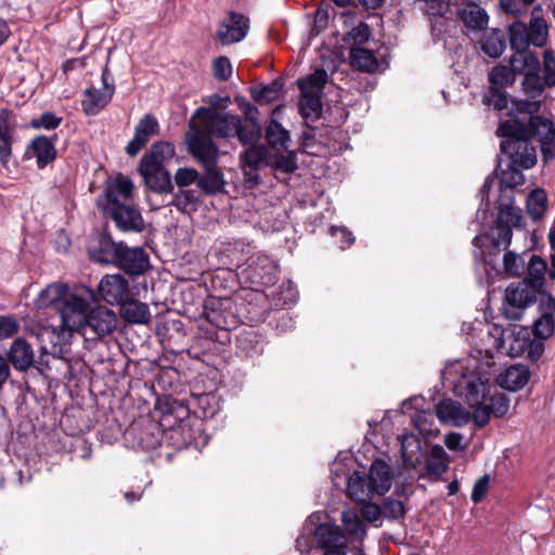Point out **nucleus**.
Here are the masks:
<instances>
[{"instance_id":"nucleus-1","label":"nucleus","mask_w":555,"mask_h":555,"mask_svg":"<svg viewBox=\"0 0 555 555\" xmlns=\"http://www.w3.org/2000/svg\"><path fill=\"white\" fill-rule=\"evenodd\" d=\"M443 386L463 399L472 410L452 399H443L435 406V414L442 423L462 427L470 421L482 428L491 415L504 416L509 408V400L504 393L492 392L489 379L478 370L475 358H465L449 362L441 372Z\"/></svg>"},{"instance_id":"nucleus-2","label":"nucleus","mask_w":555,"mask_h":555,"mask_svg":"<svg viewBox=\"0 0 555 555\" xmlns=\"http://www.w3.org/2000/svg\"><path fill=\"white\" fill-rule=\"evenodd\" d=\"M517 75L522 76L520 86L526 99H513L509 116L517 114H537L541 108V96L545 89L555 86V55L552 50L543 52V64L537 55H526L519 60L517 55L509 57L508 65H496L489 73L492 87L506 88L516 81Z\"/></svg>"},{"instance_id":"nucleus-3","label":"nucleus","mask_w":555,"mask_h":555,"mask_svg":"<svg viewBox=\"0 0 555 555\" xmlns=\"http://www.w3.org/2000/svg\"><path fill=\"white\" fill-rule=\"evenodd\" d=\"M520 168L508 162L507 168L502 170L499 181L500 195L498 198V217L494 227L483 235H476L473 245L481 249L474 251L475 258H481L485 264L496 269V257L505 250L512 242L513 229L520 227L521 209L514 205L515 188L525 182Z\"/></svg>"},{"instance_id":"nucleus-4","label":"nucleus","mask_w":555,"mask_h":555,"mask_svg":"<svg viewBox=\"0 0 555 555\" xmlns=\"http://www.w3.org/2000/svg\"><path fill=\"white\" fill-rule=\"evenodd\" d=\"M62 325L79 332L86 340L96 341L111 335L117 327L116 313L101 305L90 307L88 299L78 295L69 296L61 311Z\"/></svg>"},{"instance_id":"nucleus-5","label":"nucleus","mask_w":555,"mask_h":555,"mask_svg":"<svg viewBox=\"0 0 555 555\" xmlns=\"http://www.w3.org/2000/svg\"><path fill=\"white\" fill-rule=\"evenodd\" d=\"M133 183L128 178H117L105 189L106 204L103 212L109 217L116 228L122 232L141 233L144 219L132 201Z\"/></svg>"},{"instance_id":"nucleus-6","label":"nucleus","mask_w":555,"mask_h":555,"mask_svg":"<svg viewBox=\"0 0 555 555\" xmlns=\"http://www.w3.org/2000/svg\"><path fill=\"white\" fill-rule=\"evenodd\" d=\"M496 134L502 138L501 152L507 156L508 162L525 169L535 165L537 153L530 142L533 134L529 119L524 114L502 121Z\"/></svg>"},{"instance_id":"nucleus-7","label":"nucleus","mask_w":555,"mask_h":555,"mask_svg":"<svg viewBox=\"0 0 555 555\" xmlns=\"http://www.w3.org/2000/svg\"><path fill=\"white\" fill-rule=\"evenodd\" d=\"M393 473L390 465L382 459L371 464L369 474L354 470L347 481V495L357 503L372 501L375 495H385L391 488Z\"/></svg>"},{"instance_id":"nucleus-8","label":"nucleus","mask_w":555,"mask_h":555,"mask_svg":"<svg viewBox=\"0 0 555 555\" xmlns=\"http://www.w3.org/2000/svg\"><path fill=\"white\" fill-rule=\"evenodd\" d=\"M507 34L513 55L522 60L526 55H535L528 51L531 44L539 48L545 44L548 29L545 20L533 13L529 26L516 21L508 26Z\"/></svg>"},{"instance_id":"nucleus-9","label":"nucleus","mask_w":555,"mask_h":555,"mask_svg":"<svg viewBox=\"0 0 555 555\" xmlns=\"http://www.w3.org/2000/svg\"><path fill=\"white\" fill-rule=\"evenodd\" d=\"M220 98L215 94L211 96L212 107H197L191 118L201 119L198 126L211 138L229 139L235 137V127L240 125V116L216 109Z\"/></svg>"},{"instance_id":"nucleus-10","label":"nucleus","mask_w":555,"mask_h":555,"mask_svg":"<svg viewBox=\"0 0 555 555\" xmlns=\"http://www.w3.org/2000/svg\"><path fill=\"white\" fill-rule=\"evenodd\" d=\"M543 292H539L524 280L511 284L505 289L502 312L511 321L519 320L527 307L532 302L539 304V297Z\"/></svg>"},{"instance_id":"nucleus-11","label":"nucleus","mask_w":555,"mask_h":555,"mask_svg":"<svg viewBox=\"0 0 555 555\" xmlns=\"http://www.w3.org/2000/svg\"><path fill=\"white\" fill-rule=\"evenodd\" d=\"M185 143L192 157L202 166L217 165L219 149L212 138L206 133L194 120L189 122V131L185 133Z\"/></svg>"},{"instance_id":"nucleus-12","label":"nucleus","mask_w":555,"mask_h":555,"mask_svg":"<svg viewBox=\"0 0 555 555\" xmlns=\"http://www.w3.org/2000/svg\"><path fill=\"white\" fill-rule=\"evenodd\" d=\"M164 425L150 420L132 423L125 431V440L133 449L155 450L163 442Z\"/></svg>"},{"instance_id":"nucleus-13","label":"nucleus","mask_w":555,"mask_h":555,"mask_svg":"<svg viewBox=\"0 0 555 555\" xmlns=\"http://www.w3.org/2000/svg\"><path fill=\"white\" fill-rule=\"evenodd\" d=\"M530 122L533 137H539L542 158L545 163L555 158V127L548 118L524 114Z\"/></svg>"},{"instance_id":"nucleus-14","label":"nucleus","mask_w":555,"mask_h":555,"mask_svg":"<svg viewBox=\"0 0 555 555\" xmlns=\"http://www.w3.org/2000/svg\"><path fill=\"white\" fill-rule=\"evenodd\" d=\"M538 311L540 317L533 322V334L537 340L551 337L555 330V297L550 293H542L539 297Z\"/></svg>"},{"instance_id":"nucleus-15","label":"nucleus","mask_w":555,"mask_h":555,"mask_svg":"<svg viewBox=\"0 0 555 555\" xmlns=\"http://www.w3.org/2000/svg\"><path fill=\"white\" fill-rule=\"evenodd\" d=\"M101 298L109 305H120L131 295L129 282L121 274H107L98 286Z\"/></svg>"},{"instance_id":"nucleus-16","label":"nucleus","mask_w":555,"mask_h":555,"mask_svg":"<svg viewBox=\"0 0 555 555\" xmlns=\"http://www.w3.org/2000/svg\"><path fill=\"white\" fill-rule=\"evenodd\" d=\"M249 21L241 13L231 11L229 21L220 23L216 37L221 44H232L242 41L248 33Z\"/></svg>"},{"instance_id":"nucleus-17","label":"nucleus","mask_w":555,"mask_h":555,"mask_svg":"<svg viewBox=\"0 0 555 555\" xmlns=\"http://www.w3.org/2000/svg\"><path fill=\"white\" fill-rule=\"evenodd\" d=\"M139 172L145 186L157 194H171L173 191L172 177L165 167H156L152 164H139Z\"/></svg>"},{"instance_id":"nucleus-18","label":"nucleus","mask_w":555,"mask_h":555,"mask_svg":"<svg viewBox=\"0 0 555 555\" xmlns=\"http://www.w3.org/2000/svg\"><path fill=\"white\" fill-rule=\"evenodd\" d=\"M159 124L153 114H145L134 127V135L125 147L126 153L133 157L146 145L151 137L157 134Z\"/></svg>"},{"instance_id":"nucleus-19","label":"nucleus","mask_w":555,"mask_h":555,"mask_svg":"<svg viewBox=\"0 0 555 555\" xmlns=\"http://www.w3.org/2000/svg\"><path fill=\"white\" fill-rule=\"evenodd\" d=\"M115 266L129 275H141L150 266L149 255L142 247L130 248L124 244Z\"/></svg>"},{"instance_id":"nucleus-20","label":"nucleus","mask_w":555,"mask_h":555,"mask_svg":"<svg viewBox=\"0 0 555 555\" xmlns=\"http://www.w3.org/2000/svg\"><path fill=\"white\" fill-rule=\"evenodd\" d=\"M122 246V242L116 243L108 233H102L96 245L90 249V257L95 262L115 266Z\"/></svg>"},{"instance_id":"nucleus-21","label":"nucleus","mask_w":555,"mask_h":555,"mask_svg":"<svg viewBox=\"0 0 555 555\" xmlns=\"http://www.w3.org/2000/svg\"><path fill=\"white\" fill-rule=\"evenodd\" d=\"M241 154V163L243 168L258 171L263 166L278 168V156H271L269 149L263 144H253Z\"/></svg>"},{"instance_id":"nucleus-22","label":"nucleus","mask_w":555,"mask_h":555,"mask_svg":"<svg viewBox=\"0 0 555 555\" xmlns=\"http://www.w3.org/2000/svg\"><path fill=\"white\" fill-rule=\"evenodd\" d=\"M545 344L542 340L532 339L529 336L517 334L509 346L513 357H526L531 361H538L544 353Z\"/></svg>"},{"instance_id":"nucleus-23","label":"nucleus","mask_w":555,"mask_h":555,"mask_svg":"<svg viewBox=\"0 0 555 555\" xmlns=\"http://www.w3.org/2000/svg\"><path fill=\"white\" fill-rule=\"evenodd\" d=\"M8 358L16 371L25 372L35 365V353L31 345L24 338L13 340Z\"/></svg>"},{"instance_id":"nucleus-24","label":"nucleus","mask_w":555,"mask_h":555,"mask_svg":"<svg viewBox=\"0 0 555 555\" xmlns=\"http://www.w3.org/2000/svg\"><path fill=\"white\" fill-rule=\"evenodd\" d=\"M531 372L527 365L513 364L500 373L496 380L503 389L517 391L528 384Z\"/></svg>"},{"instance_id":"nucleus-25","label":"nucleus","mask_w":555,"mask_h":555,"mask_svg":"<svg viewBox=\"0 0 555 555\" xmlns=\"http://www.w3.org/2000/svg\"><path fill=\"white\" fill-rule=\"evenodd\" d=\"M190 406L195 417L208 420L216 416L220 410V398L214 392L192 393Z\"/></svg>"},{"instance_id":"nucleus-26","label":"nucleus","mask_w":555,"mask_h":555,"mask_svg":"<svg viewBox=\"0 0 555 555\" xmlns=\"http://www.w3.org/2000/svg\"><path fill=\"white\" fill-rule=\"evenodd\" d=\"M171 201L167 203V206H173L178 211L183 215L191 216L202 205L201 191L195 189L178 190L171 193Z\"/></svg>"},{"instance_id":"nucleus-27","label":"nucleus","mask_w":555,"mask_h":555,"mask_svg":"<svg viewBox=\"0 0 555 555\" xmlns=\"http://www.w3.org/2000/svg\"><path fill=\"white\" fill-rule=\"evenodd\" d=\"M202 167L204 172L199 173L198 189L206 195H217L224 192L227 182L220 168L217 165Z\"/></svg>"},{"instance_id":"nucleus-28","label":"nucleus","mask_w":555,"mask_h":555,"mask_svg":"<svg viewBox=\"0 0 555 555\" xmlns=\"http://www.w3.org/2000/svg\"><path fill=\"white\" fill-rule=\"evenodd\" d=\"M266 345L264 338L254 330L244 331L236 338L237 352L247 358L262 354Z\"/></svg>"},{"instance_id":"nucleus-29","label":"nucleus","mask_w":555,"mask_h":555,"mask_svg":"<svg viewBox=\"0 0 555 555\" xmlns=\"http://www.w3.org/2000/svg\"><path fill=\"white\" fill-rule=\"evenodd\" d=\"M115 92L114 88L107 90L88 88L83 92V99L81 101L83 112L89 116L96 115L102 108H104Z\"/></svg>"},{"instance_id":"nucleus-30","label":"nucleus","mask_w":555,"mask_h":555,"mask_svg":"<svg viewBox=\"0 0 555 555\" xmlns=\"http://www.w3.org/2000/svg\"><path fill=\"white\" fill-rule=\"evenodd\" d=\"M121 318L132 324H147L151 321L150 308L146 304L133 299L131 295L120 305Z\"/></svg>"},{"instance_id":"nucleus-31","label":"nucleus","mask_w":555,"mask_h":555,"mask_svg":"<svg viewBox=\"0 0 555 555\" xmlns=\"http://www.w3.org/2000/svg\"><path fill=\"white\" fill-rule=\"evenodd\" d=\"M176 156V147L171 142H154L150 150L142 156L140 164H152L156 167H165Z\"/></svg>"},{"instance_id":"nucleus-32","label":"nucleus","mask_w":555,"mask_h":555,"mask_svg":"<svg viewBox=\"0 0 555 555\" xmlns=\"http://www.w3.org/2000/svg\"><path fill=\"white\" fill-rule=\"evenodd\" d=\"M191 413L192 406H190V398L186 402L172 399L166 403L160 423L164 426L189 424L188 420Z\"/></svg>"},{"instance_id":"nucleus-33","label":"nucleus","mask_w":555,"mask_h":555,"mask_svg":"<svg viewBox=\"0 0 555 555\" xmlns=\"http://www.w3.org/2000/svg\"><path fill=\"white\" fill-rule=\"evenodd\" d=\"M57 140L56 135L53 137H44L38 135L33 139L30 143V147L33 150L34 156L37 159V165L39 168L46 167L48 164L53 162L56 157V149L55 141Z\"/></svg>"},{"instance_id":"nucleus-34","label":"nucleus","mask_w":555,"mask_h":555,"mask_svg":"<svg viewBox=\"0 0 555 555\" xmlns=\"http://www.w3.org/2000/svg\"><path fill=\"white\" fill-rule=\"evenodd\" d=\"M459 17L467 28L474 30L483 29L488 25L489 16L483 8L469 0L459 10Z\"/></svg>"},{"instance_id":"nucleus-35","label":"nucleus","mask_w":555,"mask_h":555,"mask_svg":"<svg viewBox=\"0 0 555 555\" xmlns=\"http://www.w3.org/2000/svg\"><path fill=\"white\" fill-rule=\"evenodd\" d=\"M164 427L166 429H164L163 441H166L169 446L180 450L192 444L194 434L190 424H177Z\"/></svg>"},{"instance_id":"nucleus-36","label":"nucleus","mask_w":555,"mask_h":555,"mask_svg":"<svg viewBox=\"0 0 555 555\" xmlns=\"http://www.w3.org/2000/svg\"><path fill=\"white\" fill-rule=\"evenodd\" d=\"M205 319L219 330H230L235 325L234 317L221 308V302L210 300L204 306Z\"/></svg>"},{"instance_id":"nucleus-37","label":"nucleus","mask_w":555,"mask_h":555,"mask_svg":"<svg viewBox=\"0 0 555 555\" xmlns=\"http://www.w3.org/2000/svg\"><path fill=\"white\" fill-rule=\"evenodd\" d=\"M314 537L318 547L322 550L338 548L345 543L341 531L336 525L323 524L318 526L314 531Z\"/></svg>"},{"instance_id":"nucleus-38","label":"nucleus","mask_w":555,"mask_h":555,"mask_svg":"<svg viewBox=\"0 0 555 555\" xmlns=\"http://www.w3.org/2000/svg\"><path fill=\"white\" fill-rule=\"evenodd\" d=\"M291 147L289 132L280 125V171L294 172L298 167V150Z\"/></svg>"},{"instance_id":"nucleus-39","label":"nucleus","mask_w":555,"mask_h":555,"mask_svg":"<svg viewBox=\"0 0 555 555\" xmlns=\"http://www.w3.org/2000/svg\"><path fill=\"white\" fill-rule=\"evenodd\" d=\"M349 57L351 67L363 73H374L379 67L373 51L362 47H350Z\"/></svg>"},{"instance_id":"nucleus-40","label":"nucleus","mask_w":555,"mask_h":555,"mask_svg":"<svg viewBox=\"0 0 555 555\" xmlns=\"http://www.w3.org/2000/svg\"><path fill=\"white\" fill-rule=\"evenodd\" d=\"M479 43L481 51L492 59L500 57L506 48L504 33L500 29L486 31Z\"/></svg>"},{"instance_id":"nucleus-41","label":"nucleus","mask_w":555,"mask_h":555,"mask_svg":"<svg viewBox=\"0 0 555 555\" xmlns=\"http://www.w3.org/2000/svg\"><path fill=\"white\" fill-rule=\"evenodd\" d=\"M449 466V456L440 444H434L426 459L425 467L428 475L440 477Z\"/></svg>"},{"instance_id":"nucleus-42","label":"nucleus","mask_w":555,"mask_h":555,"mask_svg":"<svg viewBox=\"0 0 555 555\" xmlns=\"http://www.w3.org/2000/svg\"><path fill=\"white\" fill-rule=\"evenodd\" d=\"M546 270V261L538 255H532L528 263V274L524 281L528 282V284H530L539 292H545L543 287L545 283Z\"/></svg>"},{"instance_id":"nucleus-43","label":"nucleus","mask_w":555,"mask_h":555,"mask_svg":"<svg viewBox=\"0 0 555 555\" xmlns=\"http://www.w3.org/2000/svg\"><path fill=\"white\" fill-rule=\"evenodd\" d=\"M424 403L423 397H412L402 402L403 409H414L416 410L415 414L412 416L414 425L418 428L420 431L426 433L430 430L433 414L422 410V405Z\"/></svg>"},{"instance_id":"nucleus-44","label":"nucleus","mask_w":555,"mask_h":555,"mask_svg":"<svg viewBox=\"0 0 555 555\" xmlns=\"http://www.w3.org/2000/svg\"><path fill=\"white\" fill-rule=\"evenodd\" d=\"M322 94H314L311 92H301V99L299 102V109L305 118L306 122L308 120L314 121L319 119L322 115V103H321Z\"/></svg>"},{"instance_id":"nucleus-45","label":"nucleus","mask_w":555,"mask_h":555,"mask_svg":"<svg viewBox=\"0 0 555 555\" xmlns=\"http://www.w3.org/2000/svg\"><path fill=\"white\" fill-rule=\"evenodd\" d=\"M235 137L242 145H253L261 138V126L259 121H243L240 117V125L235 127Z\"/></svg>"},{"instance_id":"nucleus-46","label":"nucleus","mask_w":555,"mask_h":555,"mask_svg":"<svg viewBox=\"0 0 555 555\" xmlns=\"http://www.w3.org/2000/svg\"><path fill=\"white\" fill-rule=\"evenodd\" d=\"M547 197L542 189H534L527 197V212L532 220H540L546 210Z\"/></svg>"},{"instance_id":"nucleus-47","label":"nucleus","mask_w":555,"mask_h":555,"mask_svg":"<svg viewBox=\"0 0 555 555\" xmlns=\"http://www.w3.org/2000/svg\"><path fill=\"white\" fill-rule=\"evenodd\" d=\"M327 81V73L323 68L315 69L312 74L298 81L301 92L322 94Z\"/></svg>"},{"instance_id":"nucleus-48","label":"nucleus","mask_w":555,"mask_h":555,"mask_svg":"<svg viewBox=\"0 0 555 555\" xmlns=\"http://www.w3.org/2000/svg\"><path fill=\"white\" fill-rule=\"evenodd\" d=\"M250 95L255 102L266 105L278 100V79L270 83H259L250 88Z\"/></svg>"},{"instance_id":"nucleus-49","label":"nucleus","mask_w":555,"mask_h":555,"mask_svg":"<svg viewBox=\"0 0 555 555\" xmlns=\"http://www.w3.org/2000/svg\"><path fill=\"white\" fill-rule=\"evenodd\" d=\"M198 179L199 172L195 168L180 167L172 177V183L179 190H185L194 183L198 186Z\"/></svg>"},{"instance_id":"nucleus-50","label":"nucleus","mask_w":555,"mask_h":555,"mask_svg":"<svg viewBox=\"0 0 555 555\" xmlns=\"http://www.w3.org/2000/svg\"><path fill=\"white\" fill-rule=\"evenodd\" d=\"M67 291L66 284L52 283L40 292L39 298L44 305H54L66 295Z\"/></svg>"},{"instance_id":"nucleus-51","label":"nucleus","mask_w":555,"mask_h":555,"mask_svg":"<svg viewBox=\"0 0 555 555\" xmlns=\"http://www.w3.org/2000/svg\"><path fill=\"white\" fill-rule=\"evenodd\" d=\"M535 0H500V5L505 14L514 17L526 14Z\"/></svg>"},{"instance_id":"nucleus-52","label":"nucleus","mask_w":555,"mask_h":555,"mask_svg":"<svg viewBox=\"0 0 555 555\" xmlns=\"http://www.w3.org/2000/svg\"><path fill=\"white\" fill-rule=\"evenodd\" d=\"M62 120L63 118L54 113L44 112L38 117L31 118L29 125L34 129L54 130L61 125Z\"/></svg>"},{"instance_id":"nucleus-53","label":"nucleus","mask_w":555,"mask_h":555,"mask_svg":"<svg viewBox=\"0 0 555 555\" xmlns=\"http://www.w3.org/2000/svg\"><path fill=\"white\" fill-rule=\"evenodd\" d=\"M503 267L509 276H518L524 270L525 261L518 254L506 251L503 256Z\"/></svg>"},{"instance_id":"nucleus-54","label":"nucleus","mask_w":555,"mask_h":555,"mask_svg":"<svg viewBox=\"0 0 555 555\" xmlns=\"http://www.w3.org/2000/svg\"><path fill=\"white\" fill-rule=\"evenodd\" d=\"M299 292L297 286L291 281L287 280L282 285H280V302L286 308H291L298 302Z\"/></svg>"},{"instance_id":"nucleus-55","label":"nucleus","mask_w":555,"mask_h":555,"mask_svg":"<svg viewBox=\"0 0 555 555\" xmlns=\"http://www.w3.org/2000/svg\"><path fill=\"white\" fill-rule=\"evenodd\" d=\"M370 36V27L364 23H360L348 33L346 41L351 47H361V44L369 40Z\"/></svg>"},{"instance_id":"nucleus-56","label":"nucleus","mask_w":555,"mask_h":555,"mask_svg":"<svg viewBox=\"0 0 555 555\" xmlns=\"http://www.w3.org/2000/svg\"><path fill=\"white\" fill-rule=\"evenodd\" d=\"M383 515L391 520H397L404 517L405 507L399 500L387 499L382 506Z\"/></svg>"},{"instance_id":"nucleus-57","label":"nucleus","mask_w":555,"mask_h":555,"mask_svg":"<svg viewBox=\"0 0 555 555\" xmlns=\"http://www.w3.org/2000/svg\"><path fill=\"white\" fill-rule=\"evenodd\" d=\"M46 334L49 336V341L51 343V350L48 351L46 347H42V352H50L54 357L62 358L63 354L67 353L69 350V344L66 341H62L61 335L57 334L55 331H49L46 332Z\"/></svg>"},{"instance_id":"nucleus-58","label":"nucleus","mask_w":555,"mask_h":555,"mask_svg":"<svg viewBox=\"0 0 555 555\" xmlns=\"http://www.w3.org/2000/svg\"><path fill=\"white\" fill-rule=\"evenodd\" d=\"M485 102L492 105L495 109L502 111L507 107V93L501 90V88L491 87L485 95Z\"/></svg>"},{"instance_id":"nucleus-59","label":"nucleus","mask_w":555,"mask_h":555,"mask_svg":"<svg viewBox=\"0 0 555 555\" xmlns=\"http://www.w3.org/2000/svg\"><path fill=\"white\" fill-rule=\"evenodd\" d=\"M212 75L218 81H227L232 75V65L227 56H219L212 63Z\"/></svg>"},{"instance_id":"nucleus-60","label":"nucleus","mask_w":555,"mask_h":555,"mask_svg":"<svg viewBox=\"0 0 555 555\" xmlns=\"http://www.w3.org/2000/svg\"><path fill=\"white\" fill-rule=\"evenodd\" d=\"M14 127V115L7 108H0V140H11L10 132Z\"/></svg>"},{"instance_id":"nucleus-61","label":"nucleus","mask_w":555,"mask_h":555,"mask_svg":"<svg viewBox=\"0 0 555 555\" xmlns=\"http://www.w3.org/2000/svg\"><path fill=\"white\" fill-rule=\"evenodd\" d=\"M343 522L349 533L353 535L365 534V527L356 514L344 513Z\"/></svg>"},{"instance_id":"nucleus-62","label":"nucleus","mask_w":555,"mask_h":555,"mask_svg":"<svg viewBox=\"0 0 555 555\" xmlns=\"http://www.w3.org/2000/svg\"><path fill=\"white\" fill-rule=\"evenodd\" d=\"M307 126L310 128V130L302 131L300 134V145L306 153L317 154L318 151L314 149L318 141L317 133L312 127H310L308 124Z\"/></svg>"},{"instance_id":"nucleus-63","label":"nucleus","mask_w":555,"mask_h":555,"mask_svg":"<svg viewBox=\"0 0 555 555\" xmlns=\"http://www.w3.org/2000/svg\"><path fill=\"white\" fill-rule=\"evenodd\" d=\"M330 233L333 236H336V235L339 236V247L341 249L348 248L356 241V237L353 236V234L347 228H345V227H335V225H333L330 229Z\"/></svg>"},{"instance_id":"nucleus-64","label":"nucleus","mask_w":555,"mask_h":555,"mask_svg":"<svg viewBox=\"0 0 555 555\" xmlns=\"http://www.w3.org/2000/svg\"><path fill=\"white\" fill-rule=\"evenodd\" d=\"M489 485H490L489 475H483L475 481L473 491H472V495H470L472 501L474 503H478L481 501V499L483 498V495L486 494V492L489 488Z\"/></svg>"}]
</instances>
